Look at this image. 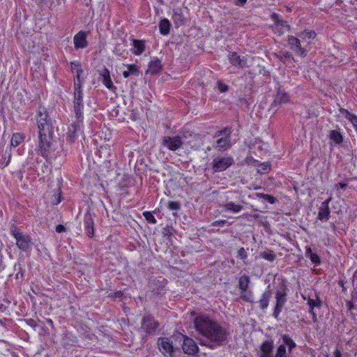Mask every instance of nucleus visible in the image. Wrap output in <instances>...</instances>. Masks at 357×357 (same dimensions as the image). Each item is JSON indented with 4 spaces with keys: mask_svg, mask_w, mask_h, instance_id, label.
<instances>
[{
    "mask_svg": "<svg viewBox=\"0 0 357 357\" xmlns=\"http://www.w3.org/2000/svg\"><path fill=\"white\" fill-rule=\"evenodd\" d=\"M194 328L200 335L206 338V340L201 342L200 344L211 348L221 345L228 335L227 330L223 326L217 321L206 315L195 317Z\"/></svg>",
    "mask_w": 357,
    "mask_h": 357,
    "instance_id": "nucleus-1",
    "label": "nucleus"
},
{
    "mask_svg": "<svg viewBox=\"0 0 357 357\" xmlns=\"http://www.w3.org/2000/svg\"><path fill=\"white\" fill-rule=\"evenodd\" d=\"M71 71L75 76L74 78V109L77 118L82 117L83 92L82 85L84 82V77L82 76L83 69L79 62H71Z\"/></svg>",
    "mask_w": 357,
    "mask_h": 357,
    "instance_id": "nucleus-2",
    "label": "nucleus"
},
{
    "mask_svg": "<svg viewBox=\"0 0 357 357\" xmlns=\"http://www.w3.org/2000/svg\"><path fill=\"white\" fill-rule=\"evenodd\" d=\"M38 128L39 132L53 133V126L50 119L48 118L47 111L43 107H40L38 111Z\"/></svg>",
    "mask_w": 357,
    "mask_h": 357,
    "instance_id": "nucleus-3",
    "label": "nucleus"
},
{
    "mask_svg": "<svg viewBox=\"0 0 357 357\" xmlns=\"http://www.w3.org/2000/svg\"><path fill=\"white\" fill-rule=\"evenodd\" d=\"M52 134L43 132H39L38 151L44 158H47L51 152Z\"/></svg>",
    "mask_w": 357,
    "mask_h": 357,
    "instance_id": "nucleus-4",
    "label": "nucleus"
},
{
    "mask_svg": "<svg viewBox=\"0 0 357 357\" xmlns=\"http://www.w3.org/2000/svg\"><path fill=\"white\" fill-rule=\"evenodd\" d=\"M234 159L231 156L217 157L213 160L212 168L215 172H223L234 164Z\"/></svg>",
    "mask_w": 357,
    "mask_h": 357,
    "instance_id": "nucleus-5",
    "label": "nucleus"
},
{
    "mask_svg": "<svg viewBox=\"0 0 357 357\" xmlns=\"http://www.w3.org/2000/svg\"><path fill=\"white\" fill-rule=\"evenodd\" d=\"M282 344L278 347L274 357H287L286 347H288V351L289 354L296 347V344L294 342V341L289 335H283L282 336Z\"/></svg>",
    "mask_w": 357,
    "mask_h": 357,
    "instance_id": "nucleus-6",
    "label": "nucleus"
},
{
    "mask_svg": "<svg viewBox=\"0 0 357 357\" xmlns=\"http://www.w3.org/2000/svg\"><path fill=\"white\" fill-rule=\"evenodd\" d=\"M13 236L16 239V245L24 251L27 250L31 246V238L28 235L17 230L16 228L11 231Z\"/></svg>",
    "mask_w": 357,
    "mask_h": 357,
    "instance_id": "nucleus-7",
    "label": "nucleus"
},
{
    "mask_svg": "<svg viewBox=\"0 0 357 357\" xmlns=\"http://www.w3.org/2000/svg\"><path fill=\"white\" fill-rule=\"evenodd\" d=\"M276 298V305L273 312V316L275 318H278V315L281 312L284 305L286 303V291L283 285L280 287L279 289L277 290L275 294Z\"/></svg>",
    "mask_w": 357,
    "mask_h": 357,
    "instance_id": "nucleus-8",
    "label": "nucleus"
},
{
    "mask_svg": "<svg viewBox=\"0 0 357 357\" xmlns=\"http://www.w3.org/2000/svg\"><path fill=\"white\" fill-rule=\"evenodd\" d=\"M158 346L163 356L172 357L174 352L172 342L167 337H160L158 340Z\"/></svg>",
    "mask_w": 357,
    "mask_h": 357,
    "instance_id": "nucleus-9",
    "label": "nucleus"
},
{
    "mask_svg": "<svg viewBox=\"0 0 357 357\" xmlns=\"http://www.w3.org/2000/svg\"><path fill=\"white\" fill-rule=\"evenodd\" d=\"M230 135L231 131L228 129L218 132L217 137H222L216 141V148L220 150L228 149L230 146Z\"/></svg>",
    "mask_w": 357,
    "mask_h": 357,
    "instance_id": "nucleus-10",
    "label": "nucleus"
},
{
    "mask_svg": "<svg viewBox=\"0 0 357 357\" xmlns=\"http://www.w3.org/2000/svg\"><path fill=\"white\" fill-rule=\"evenodd\" d=\"M288 45L289 48L296 54L302 56H305L307 55L306 50L301 47V40L297 38L292 36H289Z\"/></svg>",
    "mask_w": 357,
    "mask_h": 357,
    "instance_id": "nucleus-11",
    "label": "nucleus"
},
{
    "mask_svg": "<svg viewBox=\"0 0 357 357\" xmlns=\"http://www.w3.org/2000/svg\"><path fill=\"white\" fill-rule=\"evenodd\" d=\"M158 327V323L151 316H145L142 322V328L148 334H153Z\"/></svg>",
    "mask_w": 357,
    "mask_h": 357,
    "instance_id": "nucleus-12",
    "label": "nucleus"
},
{
    "mask_svg": "<svg viewBox=\"0 0 357 357\" xmlns=\"http://www.w3.org/2000/svg\"><path fill=\"white\" fill-rule=\"evenodd\" d=\"M181 336L183 338L182 345L183 351L189 355L195 354L198 351V347L196 342L192 338L186 335H182Z\"/></svg>",
    "mask_w": 357,
    "mask_h": 357,
    "instance_id": "nucleus-13",
    "label": "nucleus"
},
{
    "mask_svg": "<svg viewBox=\"0 0 357 357\" xmlns=\"http://www.w3.org/2000/svg\"><path fill=\"white\" fill-rule=\"evenodd\" d=\"M162 145L171 151H176L182 145L181 138L179 136L165 137L162 139Z\"/></svg>",
    "mask_w": 357,
    "mask_h": 357,
    "instance_id": "nucleus-14",
    "label": "nucleus"
},
{
    "mask_svg": "<svg viewBox=\"0 0 357 357\" xmlns=\"http://www.w3.org/2000/svg\"><path fill=\"white\" fill-rule=\"evenodd\" d=\"M307 301V305L310 307L309 312L312 314V319L315 322V321H317V314L314 312V310L316 307L320 308L321 307L322 301H321V299L317 294H314V296L309 297Z\"/></svg>",
    "mask_w": 357,
    "mask_h": 357,
    "instance_id": "nucleus-15",
    "label": "nucleus"
},
{
    "mask_svg": "<svg viewBox=\"0 0 357 357\" xmlns=\"http://www.w3.org/2000/svg\"><path fill=\"white\" fill-rule=\"evenodd\" d=\"M227 57L233 66L242 68L247 66V59L245 56L241 57L236 52H229Z\"/></svg>",
    "mask_w": 357,
    "mask_h": 357,
    "instance_id": "nucleus-16",
    "label": "nucleus"
},
{
    "mask_svg": "<svg viewBox=\"0 0 357 357\" xmlns=\"http://www.w3.org/2000/svg\"><path fill=\"white\" fill-rule=\"evenodd\" d=\"M77 120L71 124L70 127L68 128V139L70 142H73L74 139L78 136L79 133L81 132L82 128V118H77Z\"/></svg>",
    "mask_w": 357,
    "mask_h": 357,
    "instance_id": "nucleus-17",
    "label": "nucleus"
},
{
    "mask_svg": "<svg viewBox=\"0 0 357 357\" xmlns=\"http://www.w3.org/2000/svg\"><path fill=\"white\" fill-rule=\"evenodd\" d=\"M338 116L349 121L353 126L354 128L357 130V116L350 113L347 109L340 108L339 109Z\"/></svg>",
    "mask_w": 357,
    "mask_h": 357,
    "instance_id": "nucleus-18",
    "label": "nucleus"
},
{
    "mask_svg": "<svg viewBox=\"0 0 357 357\" xmlns=\"http://www.w3.org/2000/svg\"><path fill=\"white\" fill-rule=\"evenodd\" d=\"M272 19L275 22L274 30L278 33L279 35L284 33L285 30L289 29V25L286 22L280 20L277 14L273 13L272 15Z\"/></svg>",
    "mask_w": 357,
    "mask_h": 357,
    "instance_id": "nucleus-19",
    "label": "nucleus"
},
{
    "mask_svg": "<svg viewBox=\"0 0 357 357\" xmlns=\"http://www.w3.org/2000/svg\"><path fill=\"white\" fill-rule=\"evenodd\" d=\"M75 48H85L88 45L86 34L84 31H79L73 38Z\"/></svg>",
    "mask_w": 357,
    "mask_h": 357,
    "instance_id": "nucleus-20",
    "label": "nucleus"
},
{
    "mask_svg": "<svg viewBox=\"0 0 357 357\" xmlns=\"http://www.w3.org/2000/svg\"><path fill=\"white\" fill-rule=\"evenodd\" d=\"M273 344L272 342L266 341L260 347L259 357H273Z\"/></svg>",
    "mask_w": 357,
    "mask_h": 357,
    "instance_id": "nucleus-21",
    "label": "nucleus"
},
{
    "mask_svg": "<svg viewBox=\"0 0 357 357\" xmlns=\"http://www.w3.org/2000/svg\"><path fill=\"white\" fill-rule=\"evenodd\" d=\"M162 65L161 61L158 59H153L149 64L147 73L155 75L162 70Z\"/></svg>",
    "mask_w": 357,
    "mask_h": 357,
    "instance_id": "nucleus-22",
    "label": "nucleus"
},
{
    "mask_svg": "<svg viewBox=\"0 0 357 357\" xmlns=\"http://www.w3.org/2000/svg\"><path fill=\"white\" fill-rule=\"evenodd\" d=\"M100 76L102 77V81L103 84L109 89H112L114 87L113 82L110 77L109 71L105 68L101 73Z\"/></svg>",
    "mask_w": 357,
    "mask_h": 357,
    "instance_id": "nucleus-23",
    "label": "nucleus"
},
{
    "mask_svg": "<svg viewBox=\"0 0 357 357\" xmlns=\"http://www.w3.org/2000/svg\"><path fill=\"white\" fill-rule=\"evenodd\" d=\"M272 296V293L270 290L265 291L263 294L261 295V297L259 301V307L261 309L264 310L267 308L269 300Z\"/></svg>",
    "mask_w": 357,
    "mask_h": 357,
    "instance_id": "nucleus-24",
    "label": "nucleus"
},
{
    "mask_svg": "<svg viewBox=\"0 0 357 357\" xmlns=\"http://www.w3.org/2000/svg\"><path fill=\"white\" fill-rule=\"evenodd\" d=\"M223 208L226 211L238 213L243 208V206L241 204H236L233 202H229L223 206Z\"/></svg>",
    "mask_w": 357,
    "mask_h": 357,
    "instance_id": "nucleus-25",
    "label": "nucleus"
},
{
    "mask_svg": "<svg viewBox=\"0 0 357 357\" xmlns=\"http://www.w3.org/2000/svg\"><path fill=\"white\" fill-rule=\"evenodd\" d=\"M145 50L144 43L142 40H133V54L140 55Z\"/></svg>",
    "mask_w": 357,
    "mask_h": 357,
    "instance_id": "nucleus-26",
    "label": "nucleus"
},
{
    "mask_svg": "<svg viewBox=\"0 0 357 357\" xmlns=\"http://www.w3.org/2000/svg\"><path fill=\"white\" fill-rule=\"evenodd\" d=\"M139 73V67L135 64H129L127 66V70H124L123 75L125 78L128 77L131 75H137Z\"/></svg>",
    "mask_w": 357,
    "mask_h": 357,
    "instance_id": "nucleus-27",
    "label": "nucleus"
},
{
    "mask_svg": "<svg viewBox=\"0 0 357 357\" xmlns=\"http://www.w3.org/2000/svg\"><path fill=\"white\" fill-rule=\"evenodd\" d=\"M160 32L162 35H167L169 32L170 23L167 19H163L159 24Z\"/></svg>",
    "mask_w": 357,
    "mask_h": 357,
    "instance_id": "nucleus-28",
    "label": "nucleus"
},
{
    "mask_svg": "<svg viewBox=\"0 0 357 357\" xmlns=\"http://www.w3.org/2000/svg\"><path fill=\"white\" fill-rule=\"evenodd\" d=\"M330 139L336 144H340L343 141V136L339 131L334 130L330 132Z\"/></svg>",
    "mask_w": 357,
    "mask_h": 357,
    "instance_id": "nucleus-29",
    "label": "nucleus"
},
{
    "mask_svg": "<svg viewBox=\"0 0 357 357\" xmlns=\"http://www.w3.org/2000/svg\"><path fill=\"white\" fill-rule=\"evenodd\" d=\"M24 135L20 132L14 133L10 140V146L13 147L17 146L23 140Z\"/></svg>",
    "mask_w": 357,
    "mask_h": 357,
    "instance_id": "nucleus-30",
    "label": "nucleus"
},
{
    "mask_svg": "<svg viewBox=\"0 0 357 357\" xmlns=\"http://www.w3.org/2000/svg\"><path fill=\"white\" fill-rule=\"evenodd\" d=\"M250 282V278L248 275H242L238 280V287L241 290H246Z\"/></svg>",
    "mask_w": 357,
    "mask_h": 357,
    "instance_id": "nucleus-31",
    "label": "nucleus"
},
{
    "mask_svg": "<svg viewBox=\"0 0 357 357\" xmlns=\"http://www.w3.org/2000/svg\"><path fill=\"white\" fill-rule=\"evenodd\" d=\"M289 101V96L287 93L279 91L275 97V102L279 104H284Z\"/></svg>",
    "mask_w": 357,
    "mask_h": 357,
    "instance_id": "nucleus-32",
    "label": "nucleus"
},
{
    "mask_svg": "<svg viewBox=\"0 0 357 357\" xmlns=\"http://www.w3.org/2000/svg\"><path fill=\"white\" fill-rule=\"evenodd\" d=\"M330 214L329 207L321 206L319 208L318 217L321 220H327Z\"/></svg>",
    "mask_w": 357,
    "mask_h": 357,
    "instance_id": "nucleus-33",
    "label": "nucleus"
},
{
    "mask_svg": "<svg viewBox=\"0 0 357 357\" xmlns=\"http://www.w3.org/2000/svg\"><path fill=\"white\" fill-rule=\"evenodd\" d=\"M240 297L241 299L246 302L252 303L253 302V296L252 292L250 290H241Z\"/></svg>",
    "mask_w": 357,
    "mask_h": 357,
    "instance_id": "nucleus-34",
    "label": "nucleus"
},
{
    "mask_svg": "<svg viewBox=\"0 0 357 357\" xmlns=\"http://www.w3.org/2000/svg\"><path fill=\"white\" fill-rule=\"evenodd\" d=\"M260 255L263 259L270 261H273L275 259V255L272 251H264Z\"/></svg>",
    "mask_w": 357,
    "mask_h": 357,
    "instance_id": "nucleus-35",
    "label": "nucleus"
},
{
    "mask_svg": "<svg viewBox=\"0 0 357 357\" xmlns=\"http://www.w3.org/2000/svg\"><path fill=\"white\" fill-rule=\"evenodd\" d=\"M257 197L263 198L266 202H268L270 204H274L275 202V197L273 196L262 194V193H257Z\"/></svg>",
    "mask_w": 357,
    "mask_h": 357,
    "instance_id": "nucleus-36",
    "label": "nucleus"
},
{
    "mask_svg": "<svg viewBox=\"0 0 357 357\" xmlns=\"http://www.w3.org/2000/svg\"><path fill=\"white\" fill-rule=\"evenodd\" d=\"M299 36L303 39L305 38L308 39L314 38L316 36V33L311 31H305L299 34Z\"/></svg>",
    "mask_w": 357,
    "mask_h": 357,
    "instance_id": "nucleus-37",
    "label": "nucleus"
},
{
    "mask_svg": "<svg viewBox=\"0 0 357 357\" xmlns=\"http://www.w3.org/2000/svg\"><path fill=\"white\" fill-rule=\"evenodd\" d=\"M143 215L144 217L145 218V219L152 223V224H155L156 223V219L155 218V217L153 215V214L151 213V212L150 211H144L143 213Z\"/></svg>",
    "mask_w": 357,
    "mask_h": 357,
    "instance_id": "nucleus-38",
    "label": "nucleus"
},
{
    "mask_svg": "<svg viewBox=\"0 0 357 357\" xmlns=\"http://www.w3.org/2000/svg\"><path fill=\"white\" fill-rule=\"evenodd\" d=\"M181 204L178 202L170 201L168 202V208L172 211H177L180 209Z\"/></svg>",
    "mask_w": 357,
    "mask_h": 357,
    "instance_id": "nucleus-39",
    "label": "nucleus"
},
{
    "mask_svg": "<svg viewBox=\"0 0 357 357\" xmlns=\"http://www.w3.org/2000/svg\"><path fill=\"white\" fill-rule=\"evenodd\" d=\"M308 257L310 259V260L313 263H315V264L320 263V259H319V256L315 253L310 254Z\"/></svg>",
    "mask_w": 357,
    "mask_h": 357,
    "instance_id": "nucleus-40",
    "label": "nucleus"
},
{
    "mask_svg": "<svg viewBox=\"0 0 357 357\" xmlns=\"http://www.w3.org/2000/svg\"><path fill=\"white\" fill-rule=\"evenodd\" d=\"M270 169V166L268 164H261L258 169L259 173H265Z\"/></svg>",
    "mask_w": 357,
    "mask_h": 357,
    "instance_id": "nucleus-41",
    "label": "nucleus"
},
{
    "mask_svg": "<svg viewBox=\"0 0 357 357\" xmlns=\"http://www.w3.org/2000/svg\"><path fill=\"white\" fill-rule=\"evenodd\" d=\"M218 87L220 92H226L228 91V86L220 82H218Z\"/></svg>",
    "mask_w": 357,
    "mask_h": 357,
    "instance_id": "nucleus-42",
    "label": "nucleus"
},
{
    "mask_svg": "<svg viewBox=\"0 0 357 357\" xmlns=\"http://www.w3.org/2000/svg\"><path fill=\"white\" fill-rule=\"evenodd\" d=\"M238 257L242 259H244L246 258L247 257V255H246V252H245V250L244 248H241L238 252Z\"/></svg>",
    "mask_w": 357,
    "mask_h": 357,
    "instance_id": "nucleus-43",
    "label": "nucleus"
},
{
    "mask_svg": "<svg viewBox=\"0 0 357 357\" xmlns=\"http://www.w3.org/2000/svg\"><path fill=\"white\" fill-rule=\"evenodd\" d=\"M227 222L226 220H217V221H215L213 225L214 226H222L224 225L225 223Z\"/></svg>",
    "mask_w": 357,
    "mask_h": 357,
    "instance_id": "nucleus-44",
    "label": "nucleus"
},
{
    "mask_svg": "<svg viewBox=\"0 0 357 357\" xmlns=\"http://www.w3.org/2000/svg\"><path fill=\"white\" fill-rule=\"evenodd\" d=\"M56 231L58 233H61L65 231V227L62 225H58L56 227Z\"/></svg>",
    "mask_w": 357,
    "mask_h": 357,
    "instance_id": "nucleus-45",
    "label": "nucleus"
},
{
    "mask_svg": "<svg viewBox=\"0 0 357 357\" xmlns=\"http://www.w3.org/2000/svg\"><path fill=\"white\" fill-rule=\"evenodd\" d=\"M331 201V198L330 197L328 199H326V201H324L322 203L321 206H325V207H328V204H329Z\"/></svg>",
    "mask_w": 357,
    "mask_h": 357,
    "instance_id": "nucleus-46",
    "label": "nucleus"
},
{
    "mask_svg": "<svg viewBox=\"0 0 357 357\" xmlns=\"http://www.w3.org/2000/svg\"><path fill=\"white\" fill-rule=\"evenodd\" d=\"M238 1L236 3V5L243 6L245 3L246 0H237Z\"/></svg>",
    "mask_w": 357,
    "mask_h": 357,
    "instance_id": "nucleus-47",
    "label": "nucleus"
},
{
    "mask_svg": "<svg viewBox=\"0 0 357 357\" xmlns=\"http://www.w3.org/2000/svg\"><path fill=\"white\" fill-rule=\"evenodd\" d=\"M312 251L310 248H307L305 255L307 257H309L310 254H312Z\"/></svg>",
    "mask_w": 357,
    "mask_h": 357,
    "instance_id": "nucleus-48",
    "label": "nucleus"
},
{
    "mask_svg": "<svg viewBox=\"0 0 357 357\" xmlns=\"http://www.w3.org/2000/svg\"><path fill=\"white\" fill-rule=\"evenodd\" d=\"M11 160V153H10L9 155H8V160L6 162V166L8 165V164L10 163Z\"/></svg>",
    "mask_w": 357,
    "mask_h": 357,
    "instance_id": "nucleus-49",
    "label": "nucleus"
},
{
    "mask_svg": "<svg viewBox=\"0 0 357 357\" xmlns=\"http://www.w3.org/2000/svg\"><path fill=\"white\" fill-rule=\"evenodd\" d=\"M284 56L285 58H287H287H288V59H290V58H291V54L289 52H286V53H284Z\"/></svg>",
    "mask_w": 357,
    "mask_h": 357,
    "instance_id": "nucleus-50",
    "label": "nucleus"
},
{
    "mask_svg": "<svg viewBox=\"0 0 357 357\" xmlns=\"http://www.w3.org/2000/svg\"><path fill=\"white\" fill-rule=\"evenodd\" d=\"M87 232L89 234H91L93 233V229H91L89 226L87 227Z\"/></svg>",
    "mask_w": 357,
    "mask_h": 357,
    "instance_id": "nucleus-51",
    "label": "nucleus"
},
{
    "mask_svg": "<svg viewBox=\"0 0 357 357\" xmlns=\"http://www.w3.org/2000/svg\"><path fill=\"white\" fill-rule=\"evenodd\" d=\"M29 325L33 326L34 321L33 319H29L27 321Z\"/></svg>",
    "mask_w": 357,
    "mask_h": 357,
    "instance_id": "nucleus-52",
    "label": "nucleus"
},
{
    "mask_svg": "<svg viewBox=\"0 0 357 357\" xmlns=\"http://www.w3.org/2000/svg\"><path fill=\"white\" fill-rule=\"evenodd\" d=\"M346 185H347L344 183H339V186L342 189H344L346 187Z\"/></svg>",
    "mask_w": 357,
    "mask_h": 357,
    "instance_id": "nucleus-53",
    "label": "nucleus"
},
{
    "mask_svg": "<svg viewBox=\"0 0 357 357\" xmlns=\"http://www.w3.org/2000/svg\"><path fill=\"white\" fill-rule=\"evenodd\" d=\"M335 357H341L340 351H335Z\"/></svg>",
    "mask_w": 357,
    "mask_h": 357,
    "instance_id": "nucleus-54",
    "label": "nucleus"
},
{
    "mask_svg": "<svg viewBox=\"0 0 357 357\" xmlns=\"http://www.w3.org/2000/svg\"><path fill=\"white\" fill-rule=\"evenodd\" d=\"M116 294H117V296H120L121 293V292H118Z\"/></svg>",
    "mask_w": 357,
    "mask_h": 357,
    "instance_id": "nucleus-55",
    "label": "nucleus"
},
{
    "mask_svg": "<svg viewBox=\"0 0 357 357\" xmlns=\"http://www.w3.org/2000/svg\"><path fill=\"white\" fill-rule=\"evenodd\" d=\"M60 202H61V200L59 199V200H58V201L56 202V204H59Z\"/></svg>",
    "mask_w": 357,
    "mask_h": 357,
    "instance_id": "nucleus-56",
    "label": "nucleus"
},
{
    "mask_svg": "<svg viewBox=\"0 0 357 357\" xmlns=\"http://www.w3.org/2000/svg\"><path fill=\"white\" fill-rule=\"evenodd\" d=\"M2 308V305L0 304V310H1Z\"/></svg>",
    "mask_w": 357,
    "mask_h": 357,
    "instance_id": "nucleus-57",
    "label": "nucleus"
}]
</instances>
